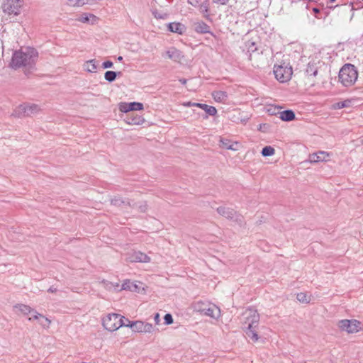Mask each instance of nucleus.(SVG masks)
<instances>
[{
  "label": "nucleus",
  "mask_w": 363,
  "mask_h": 363,
  "mask_svg": "<svg viewBox=\"0 0 363 363\" xmlns=\"http://www.w3.org/2000/svg\"><path fill=\"white\" fill-rule=\"evenodd\" d=\"M328 157L329 154L328 152L320 151L310 155V162L311 163H316L321 161H326Z\"/></svg>",
  "instance_id": "obj_17"
},
{
  "label": "nucleus",
  "mask_w": 363,
  "mask_h": 363,
  "mask_svg": "<svg viewBox=\"0 0 363 363\" xmlns=\"http://www.w3.org/2000/svg\"><path fill=\"white\" fill-rule=\"evenodd\" d=\"M152 15L157 19H164L167 18L166 13H159L157 10L152 11Z\"/></svg>",
  "instance_id": "obj_38"
},
{
  "label": "nucleus",
  "mask_w": 363,
  "mask_h": 363,
  "mask_svg": "<svg viewBox=\"0 0 363 363\" xmlns=\"http://www.w3.org/2000/svg\"><path fill=\"white\" fill-rule=\"evenodd\" d=\"M84 69L88 72H96L97 69V65L96 60H90L84 62L83 65Z\"/></svg>",
  "instance_id": "obj_22"
},
{
  "label": "nucleus",
  "mask_w": 363,
  "mask_h": 363,
  "mask_svg": "<svg viewBox=\"0 0 363 363\" xmlns=\"http://www.w3.org/2000/svg\"><path fill=\"white\" fill-rule=\"evenodd\" d=\"M113 65V62L111 61H106V62H104L103 64H102V67L104 69H107V68H111L112 67Z\"/></svg>",
  "instance_id": "obj_40"
},
{
  "label": "nucleus",
  "mask_w": 363,
  "mask_h": 363,
  "mask_svg": "<svg viewBox=\"0 0 363 363\" xmlns=\"http://www.w3.org/2000/svg\"><path fill=\"white\" fill-rule=\"evenodd\" d=\"M111 203L114 206H121V204L127 203L128 205H130V203L128 201H125L122 200L119 197H115L111 199Z\"/></svg>",
  "instance_id": "obj_36"
},
{
  "label": "nucleus",
  "mask_w": 363,
  "mask_h": 363,
  "mask_svg": "<svg viewBox=\"0 0 363 363\" xmlns=\"http://www.w3.org/2000/svg\"><path fill=\"white\" fill-rule=\"evenodd\" d=\"M164 323L167 325L172 324L173 323V318L171 314L167 313L164 317Z\"/></svg>",
  "instance_id": "obj_39"
},
{
  "label": "nucleus",
  "mask_w": 363,
  "mask_h": 363,
  "mask_svg": "<svg viewBox=\"0 0 363 363\" xmlns=\"http://www.w3.org/2000/svg\"><path fill=\"white\" fill-rule=\"evenodd\" d=\"M196 107H199L205 111L209 116H215L217 113V110L214 106H208L207 104L196 103Z\"/></svg>",
  "instance_id": "obj_21"
},
{
  "label": "nucleus",
  "mask_w": 363,
  "mask_h": 363,
  "mask_svg": "<svg viewBox=\"0 0 363 363\" xmlns=\"http://www.w3.org/2000/svg\"><path fill=\"white\" fill-rule=\"evenodd\" d=\"M102 284L108 290L121 291L120 285L118 283H112L108 281L103 280Z\"/></svg>",
  "instance_id": "obj_28"
},
{
  "label": "nucleus",
  "mask_w": 363,
  "mask_h": 363,
  "mask_svg": "<svg viewBox=\"0 0 363 363\" xmlns=\"http://www.w3.org/2000/svg\"><path fill=\"white\" fill-rule=\"evenodd\" d=\"M228 1L229 0H213V2L220 5H225L228 2Z\"/></svg>",
  "instance_id": "obj_43"
},
{
  "label": "nucleus",
  "mask_w": 363,
  "mask_h": 363,
  "mask_svg": "<svg viewBox=\"0 0 363 363\" xmlns=\"http://www.w3.org/2000/svg\"><path fill=\"white\" fill-rule=\"evenodd\" d=\"M194 30L199 33H209V26L203 22H198L194 26Z\"/></svg>",
  "instance_id": "obj_25"
},
{
  "label": "nucleus",
  "mask_w": 363,
  "mask_h": 363,
  "mask_svg": "<svg viewBox=\"0 0 363 363\" xmlns=\"http://www.w3.org/2000/svg\"><path fill=\"white\" fill-rule=\"evenodd\" d=\"M117 60H118V61H122V60H123V57H122V56H118V58H117Z\"/></svg>",
  "instance_id": "obj_51"
},
{
  "label": "nucleus",
  "mask_w": 363,
  "mask_h": 363,
  "mask_svg": "<svg viewBox=\"0 0 363 363\" xmlns=\"http://www.w3.org/2000/svg\"><path fill=\"white\" fill-rule=\"evenodd\" d=\"M279 118L283 121H291L295 118V113L291 110L280 111Z\"/></svg>",
  "instance_id": "obj_23"
},
{
  "label": "nucleus",
  "mask_w": 363,
  "mask_h": 363,
  "mask_svg": "<svg viewBox=\"0 0 363 363\" xmlns=\"http://www.w3.org/2000/svg\"><path fill=\"white\" fill-rule=\"evenodd\" d=\"M296 298L301 303H308L310 301V298L306 293L301 292L298 294Z\"/></svg>",
  "instance_id": "obj_34"
},
{
  "label": "nucleus",
  "mask_w": 363,
  "mask_h": 363,
  "mask_svg": "<svg viewBox=\"0 0 363 363\" xmlns=\"http://www.w3.org/2000/svg\"><path fill=\"white\" fill-rule=\"evenodd\" d=\"M280 108L278 106H271L267 108V111L269 115H277L280 113Z\"/></svg>",
  "instance_id": "obj_35"
},
{
  "label": "nucleus",
  "mask_w": 363,
  "mask_h": 363,
  "mask_svg": "<svg viewBox=\"0 0 363 363\" xmlns=\"http://www.w3.org/2000/svg\"><path fill=\"white\" fill-rule=\"evenodd\" d=\"M48 291L49 292H51V293H55L57 291V289L53 287V286H51L49 289H48Z\"/></svg>",
  "instance_id": "obj_46"
},
{
  "label": "nucleus",
  "mask_w": 363,
  "mask_h": 363,
  "mask_svg": "<svg viewBox=\"0 0 363 363\" xmlns=\"http://www.w3.org/2000/svg\"><path fill=\"white\" fill-rule=\"evenodd\" d=\"M26 104L19 105L14 111V115L17 117L27 116Z\"/></svg>",
  "instance_id": "obj_27"
},
{
  "label": "nucleus",
  "mask_w": 363,
  "mask_h": 363,
  "mask_svg": "<svg viewBox=\"0 0 363 363\" xmlns=\"http://www.w3.org/2000/svg\"><path fill=\"white\" fill-rule=\"evenodd\" d=\"M180 82H181L182 84H186V79H180Z\"/></svg>",
  "instance_id": "obj_50"
},
{
  "label": "nucleus",
  "mask_w": 363,
  "mask_h": 363,
  "mask_svg": "<svg viewBox=\"0 0 363 363\" xmlns=\"http://www.w3.org/2000/svg\"><path fill=\"white\" fill-rule=\"evenodd\" d=\"M348 104L347 101H341L336 104L335 107L337 108H342L347 107Z\"/></svg>",
  "instance_id": "obj_41"
},
{
  "label": "nucleus",
  "mask_w": 363,
  "mask_h": 363,
  "mask_svg": "<svg viewBox=\"0 0 363 363\" xmlns=\"http://www.w3.org/2000/svg\"><path fill=\"white\" fill-rule=\"evenodd\" d=\"M125 327L131 328L135 333H151L153 331L154 327L151 323H145L141 320L130 321L125 319Z\"/></svg>",
  "instance_id": "obj_9"
},
{
  "label": "nucleus",
  "mask_w": 363,
  "mask_h": 363,
  "mask_svg": "<svg viewBox=\"0 0 363 363\" xmlns=\"http://www.w3.org/2000/svg\"><path fill=\"white\" fill-rule=\"evenodd\" d=\"M24 4V0H2L1 9L9 16H17L21 14Z\"/></svg>",
  "instance_id": "obj_6"
},
{
  "label": "nucleus",
  "mask_w": 363,
  "mask_h": 363,
  "mask_svg": "<svg viewBox=\"0 0 363 363\" xmlns=\"http://www.w3.org/2000/svg\"><path fill=\"white\" fill-rule=\"evenodd\" d=\"M192 308L202 315L216 320L221 315L220 309L216 305L209 301H196L192 304Z\"/></svg>",
  "instance_id": "obj_3"
},
{
  "label": "nucleus",
  "mask_w": 363,
  "mask_h": 363,
  "mask_svg": "<svg viewBox=\"0 0 363 363\" xmlns=\"http://www.w3.org/2000/svg\"><path fill=\"white\" fill-rule=\"evenodd\" d=\"M104 328L110 332H114L122 326L125 327L126 321L123 316L117 313H109L102 319Z\"/></svg>",
  "instance_id": "obj_5"
},
{
  "label": "nucleus",
  "mask_w": 363,
  "mask_h": 363,
  "mask_svg": "<svg viewBox=\"0 0 363 363\" xmlns=\"http://www.w3.org/2000/svg\"><path fill=\"white\" fill-rule=\"evenodd\" d=\"M317 73H318V71L315 69V70L313 72V76H316Z\"/></svg>",
  "instance_id": "obj_52"
},
{
  "label": "nucleus",
  "mask_w": 363,
  "mask_h": 363,
  "mask_svg": "<svg viewBox=\"0 0 363 363\" xmlns=\"http://www.w3.org/2000/svg\"><path fill=\"white\" fill-rule=\"evenodd\" d=\"M213 99L220 103H224L228 99V94L225 91H216L212 93Z\"/></svg>",
  "instance_id": "obj_20"
},
{
  "label": "nucleus",
  "mask_w": 363,
  "mask_h": 363,
  "mask_svg": "<svg viewBox=\"0 0 363 363\" xmlns=\"http://www.w3.org/2000/svg\"><path fill=\"white\" fill-rule=\"evenodd\" d=\"M143 109V104L140 102H123L119 104V110L123 113H127L132 111H140Z\"/></svg>",
  "instance_id": "obj_11"
},
{
  "label": "nucleus",
  "mask_w": 363,
  "mask_h": 363,
  "mask_svg": "<svg viewBox=\"0 0 363 363\" xmlns=\"http://www.w3.org/2000/svg\"><path fill=\"white\" fill-rule=\"evenodd\" d=\"M343 7L345 8V9H350V10H352V7L351 8V6L350 5H344Z\"/></svg>",
  "instance_id": "obj_48"
},
{
  "label": "nucleus",
  "mask_w": 363,
  "mask_h": 363,
  "mask_svg": "<svg viewBox=\"0 0 363 363\" xmlns=\"http://www.w3.org/2000/svg\"><path fill=\"white\" fill-rule=\"evenodd\" d=\"M358 77L355 67L351 64L345 65L339 72V81L345 86L354 84Z\"/></svg>",
  "instance_id": "obj_4"
},
{
  "label": "nucleus",
  "mask_w": 363,
  "mask_h": 363,
  "mask_svg": "<svg viewBox=\"0 0 363 363\" xmlns=\"http://www.w3.org/2000/svg\"><path fill=\"white\" fill-rule=\"evenodd\" d=\"M208 1H206L205 2H203L200 6L199 9L201 13H207L208 11Z\"/></svg>",
  "instance_id": "obj_37"
},
{
  "label": "nucleus",
  "mask_w": 363,
  "mask_h": 363,
  "mask_svg": "<svg viewBox=\"0 0 363 363\" xmlns=\"http://www.w3.org/2000/svg\"><path fill=\"white\" fill-rule=\"evenodd\" d=\"M220 147L223 148H225L226 150H238V143H233L231 141L226 138H220Z\"/></svg>",
  "instance_id": "obj_19"
},
{
  "label": "nucleus",
  "mask_w": 363,
  "mask_h": 363,
  "mask_svg": "<svg viewBox=\"0 0 363 363\" xmlns=\"http://www.w3.org/2000/svg\"><path fill=\"white\" fill-rule=\"evenodd\" d=\"M246 335L253 341L257 342L259 336L256 331L259 321V314L253 308L247 309L242 314Z\"/></svg>",
  "instance_id": "obj_2"
},
{
  "label": "nucleus",
  "mask_w": 363,
  "mask_h": 363,
  "mask_svg": "<svg viewBox=\"0 0 363 363\" xmlns=\"http://www.w3.org/2000/svg\"><path fill=\"white\" fill-rule=\"evenodd\" d=\"M33 320H38L40 325L45 328H49L51 323V321L48 318L38 312H35L33 316L28 318V320L32 321Z\"/></svg>",
  "instance_id": "obj_16"
},
{
  "label": "nucleus",
  "mask_w": 363,
  "mask_h": 363,
  "mask_svg": "<svg viewBox=\"0 0 363 363\" xmlns=\"http://www.w3.org/2000/svg\"><path fill=\"white\" fill-rule=\"evenodd\" d=\"M26 113L27 116H31L40 111V108L38 105L34 104H26Z\"/></svg>",
  "instance_id": "obj_26"
},
{
  "label": "nucleus",
  "mask_w": 363,
  "mask_h": 363,
  "mask_svg": "<svg viewBox=\"0 0 363 363\" xmlns=\"http://www.w3.org/2000/svg\"><path fill=\"white\" fill-rule=\"evenodd\" d=\"M138 208H140L142 212H145L147 209L146 203L139 206Z\"/></svg>",
  "instance_id": "obj_45"
},
{
  "label": "nucleus",
  "mask_w": 363,
  "mask_h": 363,
  "mask_svg": "<svg viewBox=\"0 0 363 363\" xmlns=\"http://www.w3.org/2000/svg\"><path fill=\"white\" fill-rule=\"evenodd\" d=\"M90 0H67V4L71 6L81 7L89 4Z\"/></svg>",
  "instance_id": "obj_29"
},
{
  "label": "nucleus",
  "mask_w": 363,
  "mask_h": 363,
  "mask_svg": "<svg viewBox=\"0 0 363 363\" xmlns=\"http://www.w3.org/2000/svg\"><path fill=\"white\" fill-rule=\"evenodd\" d=\"M14 309L17 314H18V315L21 314V315H28L30 314V315H32V316H33V315L35 314V312H37L34 309L31 308L29 306L22 304V303L16 304L14 306Z\"/></svg>",
  "instance_id": "obj_15"
},
{
  "label": "nucleus",
  "mask_w": 363,
  "mask_h": 363,
  "mask_svg": "<svg viewBox=\"0 0 363 363\" xmlns=\"http://www.w3.org/2000/svg\"><path fill=\"white\" fill-rule=\"evenodd\" d=\"M245 48L249 52H253L257 50L256 44L252 40H247L245 43Z\"/></svg>",
  "instance_id": "obj_32"
},
{
  "label": "nucleus",
  "mask_w": 363,
  "mask_h": 363,
  "mask_svg": "<svg viewBox=\"0 0 363 363\" xmlns=\"http://www.w3.org/2000/svg\"><path fill=\"white\" fill-rule=\"evenodd\" d=\"M159 320H160V315H159V313H156L155 315V320L156 321V323H158Z\"/></svg>",
  "instance_id": "obj_47"
},
{
  "label": "nucleus",
  "mask_w": 363,
  "mask_h": 363,
  "mask_svg": "<svg viewBox=\"0 0 363 363\" xmlns=\"http://www.w3.org/2000/svg\"><path fill=\"white\" fill-rule=\"evenodd\" d=\"M313 11L315 12V13H318L320 11V10L317 8H314L313 9Z\"/></svg>",
  "instance_id": "obj_49"
},
{
  "label": "nucleus",
  "mask_w": 363,
  "mask_h": 363,
  "mask_svg": "<svg viewBox=\"0 0 363 363\" xmlns=\"http://www.w3.org/2000/svg\"><path fill=\"white\" fill-rule=\"evenodd\" d=\"M127 259L131 262H149L150 261V258L147 255L140 251L128 255Z\"/></svg>",
  "instance_id": "obj_13"
},
{
  "label": "nucleus",
  "mask_w": 363,
  "mask_h": 363,
  "mask_svg": "<svg viewBox=\"0 0 363 363\" xmlns=\"http://www.w3.org/2000/svg\"><path fill=\"white\" fill-rule=\"evenodd\" d=\"M77 21L83 23L94 25L98 22L99 18L92 13H83L77 17Z\"/></svg>",
  "instance_id": "obj_14"
},
{
  "label": "nucleus",
  "mask_w": 363,
  "mask_h": 363,
  "mask_svg": "<svg viewBox=\"0 0 363 363\" xmlns=\"http://www.w3.org/2000/svg\"><path fill=\"white\" fill-rule=\"evenodd\" d=\"M117 77V73L113 71H107L105 72L104 78L109 82H113Z\"/></svg>",
  "instance_id": "obj_31"
},
{
  "label": "nucleus",
  "mask_w": 363,
  "mask_h": 363,
  "mask_svg": "<svg viewBox=\"0 0 363 363\" xmlns=\"http://www.w3.org/2000/svg\"><path fill=\"white\" fill-rule=\"evenodd\" d=\"M129 121L127 122L128 124L133 125H140L144 122V119L140 116H135L132 118L128 119Z\"/></svg>",
  "instance_id": "obj_33"
},
{
  "label": "nucleus",
  "mask_w": 363,
  "mask_h": 363,
  "mask_svg": "<svg viewBox=\"0 0 363 363\" xmlns=\"http://www.w3.org/2000/svg\"><path fill=\"white\" fill-rule=\"evenodd\" d=\"M339 328L347 333H356L362 329V323L356 319H343L338 322Z\"/></svg>",
  "instance_id": "obj_8"
},
{
  "label": "nucleus",
  "mask_w": 363,
  "mask_h": 363,
  "mask_svg": "<svg viewBox=\"0 0 363 363\" xmlns=\"http://www.w3.org/2000/svg\"><path fill=\"white\" fill-rule=\"evenodd\" d=\"M121 290H128L130 291H138V286L137 284L131 282L130 281H125L121 285Z\"/></svg>",
  "instance_id": "obj_24"
},
{
  "label": "nucleus",
  "mask_w": 363,
  "mask_h": 363,
  "mask_svg": "<svg viewBox=\"0 0 363 363\" xmlns=\"http://www.w3.org/2000/svg\"><path fill=\"white\" fill-rule=\"evenodd\" d=\"M199 1L200 0H188V3L194 7L199 6Z\"/></svg>",
  "instance_id": "obj_42"
},
{
  "label": "nucleus",
  "mask_w": 363,
  "mask_h": 363,
  "mask_svg": "<svg viewBox=\"0 0 363 363\" xmlns=\"http://www.w3.org/2000/svg\"><path fill=\"white\" fill-rule=\"evenodd\" d=\"M331 1H335V0H330Z\"/></svg>",
  "instance_id": "obj_53"
},
{
  "label": "nucleus",
  "mask_w": 363,
  "mask_h": 363,
  "mask_svg": "<svg viewBox=\"0 0 363 363\" xmlns=\"http://www.w3.org/2000/svg\"><path fill=\"white\" fill-rule=\"evenodd\" d=\"M167 27H168V30L170 32L178 33V34H182L186 30L184 25H183L181 23H176V22L170 23L168 24Z\"/></svg>",
  "instance_id": "obj_18"
},
{
  "label": "nucleus",
  "mask_w": 363,
  "mask_h": 363,
  "mask_svg": "<svg viewBox=\"0 0 363 363\" xmlns=\"http://www.w3.org/2000/svg\"><path fill=\"white\" fill-rule=\"evenodd\" d=\"M275 150L271 146H265L262 150V155L264 157L272 156L274 155Z\"/></svg>",
  "instance_id": "obj_30"
},
{
  "label": "nucleus",
  "mask_w": 363,
  "mask_h": 363,
  "mask_svg": "<svg viewBox=\"0 0 363 363\" xmlns=\"http://www.w3.org/2000/svg\"><path fill=\"white\" fill-rule=\"evenodd\" d=\"M274 73L276 79L280 82H286L291 78L292 67L289 64L282 63L274 66Z\"/></svg>",
  "instance_id": "obj_7"
},
{
  "label": "nucleus",
  "mask_w": 363,
  "mask_h": 363,
  "mask_svg": "<svg viewBox=\"0 0 363 363\" xmlns=\"http://www.w3.org/2000/svg\"><path fill=\"white\" fill-rule=\"evenodd\" d=\"M196 103L188 101L183 103L184 106L190 107V106H196Z\"/></svg>",
  "instance_id": "obj_44"
},
{
  "label": "nucleus",
  "mask_w": 363,
  "mask_h": 363,
  "mask_svg": "<svg viewBox=\"0 0 363 363\" xmlns=\"http://www.w3.org/2000/svg\"><path fill=\"white\" fill-rule=\"evenodd\" d=\"M217 212L222 216L240 224L242 221V216L238 214L233 209L226 207H219Z\"/></svg>",
  "instance_id": "obj_10"
},
{
  "label": "nucleus",
  "mask_w": 363,
  "mask_h": 363,
  "mask_svg": "<svg viewBox=\"0 0 363 363\" xmlns=\"http://www.w3.org/2000/svg\"><path fill=\"white\" fill-rule=\"evenodd\" d=\"M37 57L38 52L34 48H26L13 53L11 65L14 68L21 66H31L34 64Z\"/></svg>",
  "instance_id": "obj_1"
},
{
  "label": "nucleus",
  "mask_w": 363,
  "mask_h": 363,
  "mask_svg": "<svg viewBox=\"0 0 363 363\" xmlns=\"http://www.w3.org/2000/svg\"><path fill=\"white\" fill-rule=\"evenodd\" d=\"M163 57H167L168 59H170L174 62H179L182 60L184 56L180 50L174 47H172L169 48L164 52V54H163Z\"/></svg>",
  "instance_id": "obj_12"
}]
</instances>
